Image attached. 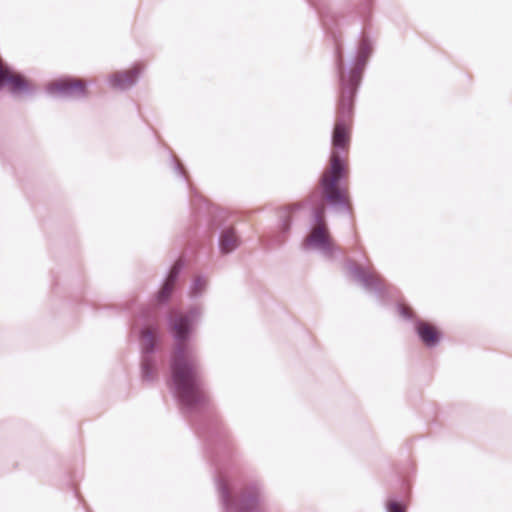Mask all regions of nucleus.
<instances>
[{
	"label": "nucleus",
	"instance_id": "nucleus-1",
	"mask_svg": "<svg viewBox=\"0 0 512 512\" xmlns=\"http://www.w3.org/2000/svg\"><path fill=\"white\" fill-rule=\"evenodd\" d=\"M349 125L341 120L335 123L332 153L319 182L322 201L336 207L350 208L347 179L349 175L348 152Z\"/></svg>",
	"mask_w": 512,
	"mask_h": 512
},
{
	"label": "nucleus",
	"instance_id": "nucleus-2",
	"mask_svg": "<svg viewBox=\"0 0 512 512\" xmlns=\"http://www.w3.org/2000/svg\"><path fill=\"white\" fill-rule=\"evenodd\" d=\"M171 328L178 342L171 365L173 381L181 398L191 404L201 392L195 358L184 343L189 330L188 318L181 314L174 315Z\"/></svg>",
	"mask_w": 512,
	"mask_h": 512
},
{
	"label": "nucleus",
	"instance_id": "nucleus-3",
	"mask_svg": "<svg viewBox=\"0 0 512 512\" xmlns=\"http://www.w3.org/2000/svg\"><path fill=\"white\" fill-rule=\"evenodd\" d=\"M324 215L325 205L322 202L314 208L316 223L304 242L305 247H315L322 250H330L333 247V239L329 234Z\"/></svg>",
	"mask_w": 512,
	"mask_h": 512
},
{
	"label": "nucleus",
	"instance_id": "nucleus-4",
	"mask_svg": "<svg viewBox=\"0 0 512 512\" xmlns=\"http://www.w3.org/2000/svg\"><path fill=\"white\" fill-rule=\"evenodd\" d=\"M49 91L53 94H59L69 97H81L86 95V84L81 79L62 78L49 84Z\"/></svg>",
	"mask_w": 512,
	"mask_h": 512
},
{
	"label": "nucleus",
	"instance_id": "nucleus-5",
	"mask_svg": "<svg viewBox=\"0 0 512 512\" xmlns=\"http://www.w3.org/2000/svg\"><path fill=\"white\" fill-rule=\"evenodd\" d=\"M415 328L421 341L428 347L435 346L441 338V331L430 322L418 321Z\"/></svg>",
	"mask_w": 512,
	"mask_h": 512
},
{
	"label": "nucleus",
	"instance_id": "nucleus-6",
	"mask_svg": "<svg viewBox=\"0 0 512 512\" xmlns=\"http://www.w3.org/2000/svg\"><path fill=\"white\" fill-rule=\"evenodd\" d=\"M141 66L135 65L125 71L117 72L110 77V84L117 89H125L130 87L136 81L141 72Z\"/></svg>",
	"mask_w": 512,
	"mask_h": 512
},
{
	"label": "nucleus",
	"instance_id": "nucleus-7",
	"mask_svg": "<svg viewBox=\"0 0 512 512\" xmlns=\"http://www.w3.org/2000/svg\"><path fill=\"white\" fill-rule=\"evenodd\" d=\"M238 246V238L233 229L229 228L222 232L220 237V249L223 253H229Z\"/></svg>",
	"mask_w": 512,
	"mask_h": 512
},
{
	"label": "nucleus",
	"instance_id": "nucleus-8",
	"mask_svg": "<svg viewBox=\"0 0 512 512\" xmlns=\"http://www.w3.org/2000/svg\"><path fill=\"white\" fill-rule=\"evenodd\" d=\"M177 274H178V270H177V267L175 266L172 268L165 284L163 285L161 291L159 292V299L161 301L168 299L169 296L171 295L173 288H174L176 278H177Z\"/></svg>",
	"mask_w": 512,
	"mask_h": 512
},
{
	"label": "nucleus",
	"instance_id": "nucleus-9",
	"mask_svg": "<svg viewBox=\"0 0 512 512\" xmlns=\"http://www.w3.org/2000/svg\"><path fill=\"white\" fill-rule=\"evenodd\" d=\"M156 340V328L154 327H146L141 332L140 342L142 348L146 351H150L153 349Z\"/></svg>",
	"mask_w": 512,
	"mask_h": 512
},
{
	"label": "nucleus",
	"instance_id": "nucleus-10",
	"mask_svg": "<svg viewBox=\"0 0 512 512\" xmlns=\"http://www.w3.org/2000/svg\"><path fill=\"white\" fill-rule=\"evenodd\" d=\"M388 511L389 512H405V508L397 502H390L388 504Z\"/></svg>",
	"mask_w": 512,
	"mask_h": 512
},
{
	"label": "nucleus",
	"instance_id": "nucleus-11",
	"mask_svg": "<svg viewBox=\"0 0 512 512\" xmlns=\"http://www.w3.org/2000/svg\"><path fill=\"white\" fill-rule=\"evenodd\" d=\"M341 107L342 108H347L348 111L351 110V107H352V94L351 93L347 97V99H345V98L342 99Z\"/></svg>",
	"mask_w": 512,
	"mask_h": 512
},
{
	"label": "nucleus",
	"instance_id": "nucleus-12",
	"mask_svg": "<svg viewBox=\"0 0 512 512\" xmlns=\"http://www.w3.org/2000/svg\"><path fill=\"white\" fill-rule=\"evenodd\" d=\"M152 370L153 366L149 362L143 363V374L145 377H150Z\"/></svg>",
	"mask_w": 512,
	"mask_h": 512
}]
</instances>
